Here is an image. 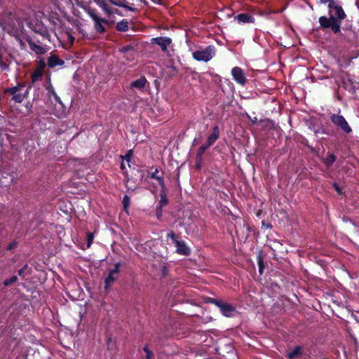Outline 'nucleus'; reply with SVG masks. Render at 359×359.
Wrapping results in <instances>:
<instances>
[{"label":"nucleus","instance_id":"nucleus-47","mask_svg":"<svg viewBox=\"0 0 359 359\" xmlns=\"http://www.w3.org/2000/svg\"><path fill=\"white\" fill-rule=\"evenodd\" d=\"M125 55H126L127 57H130V53H125V54H123V57H124Z\"/></svg>","mask_w":359,"mask_h":359},{"label":"nucleus","instance_id":"nucleus-43","mask_svg":"<svg viewBox=\"0 0 359 359\" xmlns=\"http://www.w3.org/2000/svg\"><path fill=\"white\" fill-rule=\"evenodd\" d=\"M248 117L249 118V119L251 121V122L253 124H255L257 122V117H254L253 118H252L249 115H248Z\"/></svg>","mask_w":359,"mask_h":359},{"label":"nucleus","instance_id":"nucleus-34","mask_svg":"<svg viewBox=\"0 0 359 359\" xmlns=\"http://www.w3.org/2000/svg\"><path fill=\"white\" fill-rule=\"evenodd\" d=\"M0 69L1 71H6L8 70V65L3 61L1 57H0Z\"/></svg>","mask_w":359,"mask_h":359},{"label":"nucleus","instance_id":"nucleus-21","mask_svg":"<svg viewBox=\"0 0 359 359\" xmlns=\"http://www.w3.org/2000/svg\"><path fill=\"white\" fill-rule=\"evenodd\" d=\"M158 169H156L154 172L151 173L150 177L151 179L156 180L158 182L161 189H165L163 177L162 176L158 175Z\"/></svg>","mask_w":359,"mask_h":359},{"label":"nucleus","instance_id":"nucleus-31","mask_svg":"<svg viewBox=\"0 0 359 359\" xmlns=\"http://www.w3.org/2000/svg\"><path fill=\"white\" fill-rule=\"evenodd\" d=\"M87 13L93 21L98 20V18H100V17L97 15L94 9L88 8L87 11Z\"/></svg>","mask_w":359,"mask_h":359},{"label":"nucleus","instance_id":"nucleus-18","mask_svg":"<svg viewBox=\"0 0 359 359\" xmlns=\"http://www.w3.org/2000/svg\"><path fill=\"white\" fill-rule=\"evenodd\" d=\"M45 65H42L41 67H39L36 69L34 71V72L32 74V82H36L41 79L43 72V67Z\"/></svg>","mask_w":359,"mask_h":359},{"label":"nucleus","instance_id":"nucleus-4","mask_svg":"<svg viewBox=\"0 0 359 359\" xmlns=\"http://www.w3.org/2000/svg\"><path fill=\"white\" fill-rule=\"evenodd\" d=\"M15 15L11 11H6L5 15H0V26L8 32L15 27Z\"/></svg>","mask_w":359,"mask_h":359},{"label":"nucleus","instance_id":"nucleus-32","mask_svg":"<svg viewBox=\"0 0 359 359\" xmlns=\"http://www.w3.org/2000/svg\"><path fill=\"white\" fill-rule=\"evenodd\" d=\"M94 236L91 233H88L86 236L87 248H89L93 242Z\"/></svg>","mask_w":359,"mask_h":359},{"label":"nucleus","instance_id":"nucleus-41","mask_svg":"<svg viewBox=\"0 0 359 359\" xmlns=\"http://www.w3.org/2000/svg\"><path fill=\"white\" fill-rule=\"evenodd\" d=\"M41 36L43 39L49 40L50 35L46 31L41 32Z\"/></svg>","mask_w":359,"mask_h":359},{"label":"nucleus","instance_id":"nucleus-39","mask_svg":"<svg viewBox=\"0 0 359 359\" xmlns=\"http://www.w3.org/2000/svg\"><path fill=\"white\" fill-rule=\"evenodd\" d=\"M132 156V151H129L128 154H126L123 157V159L126 160L127 162H129L130 160V158Z\"/></svg>","mask_w":359,"mask_h":359},{"label":"nucleus","instance_id":"nucleus-3","mask_svg":"<svg viewBox=\"0 0 359 359\" xmlns=\"http://www.w3.org/2000/svg\"><path fill=\"white\" fill-rule=\"evenodd\" d=\"M208 302L218 307L221 313L226 317L231 318L236 313V308L232 304L221 299L210 298Z\"/></svg>","mask_w":359,"mask_h":359},{"label":"nucleus","instance_id":"nucleus-28","mask_svg":"<svg viewBox=\"0 0 359 359\" xmlns=\"http://www.w3.org/2000/svg\"><path fill=\"white\" fill-rule=\"evenodd\" d=\"M18 280L17 276H13L12 277L4 280L3 282V285L4 287H8L14 283H15Z\"/></svg>","mask_w":359,"mask_h":359},{"label":"nucleus","instance_id":"nucleus-8","mask_svg":"<svg viewBox=\"0 0 359 359\" xmlns=\"http://www.w3.org/2000/svg\"><path fill=\"white\" fill-rule=\"evenodd\" d=\"M121 266L120 262L114 264V267L109 270L107 277L104 280V288L108 289L110 285L115 281L119 273V268Z\"/></svg>","mask_w":359,"mask_h":359},{"label":"nucleus","instance_id":"nucleus-11","mask_svg":"<svg viewBox=\"0 0 359 359\" xmlns=\"http://www.w3.org/2000/svg\"><path fill=\"white\" fill-rule=\"evenodd\" d=\"M177 250L176 252L182 255H189L190 254V249L186 245L185 242L183 241H176L175 244Z\"/></svg>","mask_w":359,"mask_h":359},{"label":"nucleus","instance_id":"nucleus-35","mask_svg":"<svg viewBox=\"0 0 359 359\" xmlns=\"http://www.w3.org/2000/svg\"><path fill=\"white\" fill-rule=\"evenodd\" d=\"M28 269V265L25 264L22 269L18 271V275L24 278L25 271Z\"/></svg>","mask_w":359,"mask_h":359},{"label":"nucleus","instance_id":"nucleus-1","mask_svg":"<svg viewBox=\"0 0 359 359\" xmlns=\"http://www.w3.org/2000/svg\"><path fill=\"white\" fill-rule=\"evenodd\" d=\"M4 93L11 96V100L16 103H21L29 94V88L24 83H18L16 86L4 90Z\"/></svg>","mask_w":359,"mask_h":359},{"label":"nucleus","instance_id":"nucleus-5","mask_svg":"<svg viewBox=\"0 0 359 359\" xmlns=\"http://www.w3.org/2000/svg\"><path fill=\"white\" fill-rule=\"evenodd\" d=\"M329 15L332 20H339L341 23V20L345 18L346 14L339 5L334 1H330L328 4Z\"/></svg>","mask_w":359,"mask_h":359},{"label":"nucleus","instance_id":"nucleus-9","mask_svg":"<svg viewBox=\"0 0 359 359\" xmlns=\"http://www.w3.org/2000/svg\"><path fill=\"white\" fill-rule=\"evenodd\" d=\"M231 75L233 80L238 84L244 86L247 79L243 70L238 67H235L231 69Z\"/></svg>","mask_w":359,"mask_h":359},{"label":"nucleus","instance_id":"nucleus-27","mask_svg":"<svg viewBox=\"0 0 359 359\" xmlns=\"http://www.w3.org/2000/svg\"><path fill=\"white\" fill-rule=\"evenodd\" d=\"M128 22L126 20H122L116 25V29L120 32H126L128 29Z\"/></svg>","mask_w":359,"mask_h":359},{"label":"nucleus","instance_id":"nucleus-33","mask_svg":"<svg viewBox=\"0 0 359 359\" xmlns=\"http://www.w3.org/2000/svg\"><path fill=\"white\" fill-rule=\"evenodd\" d=\"M143 351L146 353V359H152L153 358L154 354H153L152 351H151L149 349L147 346H145L143 348Z\"/></svg>","mask_w":359,"mask_h":359},{"label":"nucleus","instance_id":"nucleus-12","mask_svg":"<svg viewBox=\"0 0 359 359\" xmlns=\"http://www.w3.org/2000/svg\"><path fill=\"white\" fill-rule=\"evenodd\" d=\"M234 20H236L241 24L253 23L255 18L252 15L248 13H241L234 17Z\"/></svg>","mask_w":359,"mask_h":359},{"label":"nucleus","instance_id":"nucleus-20","mask_svg":"<svg viewBox=\"0 0 359 359\" xmlns=\"http://www.w3.org/2000/svg\"><path fill=\"white\" fill-rule=\"evenodd\" d=\"M108 1L115 6L126 8L128 11H134L135 10V8L128 6L126 4V0H108Z\"/></svg>","mask_w":359,"mask_h":359},{"label":"nucleus","instance_id":"nucleus-45","mask_svg":"<svg viewBox=\"0 0 359 359\" xmlns=\"http://www.w3.org/2000/svg\"><path fill=\"white\" fill-rule=\"evenodd\" d=\"M125 168H126V166H125L124 163H121V169L122 170H125Z\"/></svg>","mask_w":359,"mask_h":359},{"label":"nucleus","instance_id":"nucleus-10","mask_svg":"<svg viewBox=\"0 0 359 359\" xmlns=\"http://www.w3.org/2000/svg\"><path fill=\"white\" fill-rule=\"evenodd\" d=\"M171 42V39L165 36H159L151 39V43L158 45L163 51L167 50V48L170 46Z\"/></svg>","mask_w":359,"mask_h":359},{"label":"nucleus","instance_id":"nucleus-46","mask_svg":"<svg viewBox=\"0 0 359 359\" xmlns=\"http://www.w3.org/2000/svg\"><path fill=\"white\" fill-rule=\"evenodd\" d=\"M154 3L158 4L161 0H151Z\"/></svg>","mask_w":359,"mask_h":359},{"label":"nucleus","instance_id":"nucleus-25","mask_svg":"<svg viewBox=\"0 0 359 359\" xmlns=\"http://www.w3.org/2000/svg\"><path fill=\"white\" fill-rule=\"evenodd\" d=\"M46 90L48 91V95L50 97H53L55 101L58 102L59 103H61V100L59 96L57 95L53 86L50 83L48 85V86L46 87Z\"/></svg>","mask_w":359,"mask_h":359},{"label":"nucleus","instance_id":"nucleus-42","mask_svg":"<svg viewBox=\"0 0 359 359\" xmlns=\"http://www.w3.org/2000/svg\"><path fill=\"white\" fill-rule=\"evenodd\" d=\"M263 269H264L263 263L262 262H259V271L260 273H262Z\"/></svg>","mask_w":359,"mask_h":359},{"label":"nucleus","instance_id":"nucleus-15","mask_svg":"<svg viewBox=\"0 0 359 359\" xmlns=\"http://www.w3.org/2000/svg\"><path fill=\"white\" fill-rule=\"evenodd\" d=\"M121 52L123 53V54H125V53H130V57H127L126 55L124 56V57L128 60V61H133L135 60V50H134V48L131 46H123L121 49Z\"/></svg>","mask_w":359,"mask_h":359},{"label":"nucleus","instance_id":"nucleus-38","mask_svg":"<svg viewBox=\"0 0 359 359\" xmlns=\"http://www.w3.org/2000/svg\"><path fill=\"white\" fill-rule=\"evenodd\" d=\"M333 187H334V188L335 191H336L338 194H342V190H341V187H339V185L337 183H336V182H335V183H334V184H333Z\"/></svg>","mask_w":359,"mask_h":359},{"label":"nucleus","instance_id":"nucleus-13","mask_svg":"<svg viewBox=\"0 0 359 359\" xmlns=\"http://www.w3.org/2000/svg\"><path fill=\"white\" fill-rule=\"evenodd\" d=\"M64 63V61L55 55H51L47 60V65L50 68L62 66Z\"/></svg>","mask_w":359,"mask_h":359},{"label":"nucleus","instance_id":"nucleus-6","mask_svg":"<svg viewBox=\"0 0 359 359\" xmlns=\"http://www.w3.org/2000/svg\"><path fill=\"white\" fill-rule=\"evenodd\" d=\"M332 123L343 132L349 134L352 132V129L348 125L345 118L339 114H332L330 117Z\"/></svg>","mask_w":359,"mask_h":359},{"label":"nucleus","instance_id":"nucleus-36","mask_svg":"<svg viewBox=\"0 0 359 359\" xmlns=\"http://www.w3.org/2000/svg\"><path fill=\"white\" fill-rule=\"evenodd\" d=\"M162 210L163 208L156 207V217L158 220H161L162 218Z\"/></svg>","mask_w":359,"mask_h":359},{"label":"nucleus","instance_id":"nucleus-48","mask_svg":"<svg viewBox=\"0 0 359 359\" xmlns=\"http://www.w3.org/2000/svg\"><path fill=\"white\" fill-rule=\"evenodd\" d=\"M140 1H142V2H144V0H140Z\"/></svg>","mask_w":359,"mask_h":359},{"label":"nucleus","instance_id":"nucleus-29","mask_svg":"<svg viewBox=\"0 0 359 359\" xmlns=\"http://www.w3.org/2000/svg\"><path fill=\"white\" fill-rule=\"evenodd\" d=\"M210 147V146L207 143H205L203 145H201L198 149L197 156L201 157Z\"/></svg>","mask_w":359,"mask_h":359},{"label":"nucleus","instance_id":"nucleus-2","mask_svg":"<svg viewBox=\"0 0 359 359\" xmlns=\"http://www.w3.org/2000/svg\"><path fill=\"white\" fill-rule=\"evenodd\" d=\"M215 47L212 45H210L205 48L193 52L192 56L193 58L197 61L208 62L215 57Z\"/></svg>","mask_w":359,"mask_h":359},{"label":"nucleus","instance_id":"nucleus-16","mask_svg":"<svg viewBox=\"0 0 359 359\" xmlns=\"http://www.w3.org/2000/svg\"><path fill=\"white\" fill-rule=\"evenodd\" d=\"M219 130L217 126H215L213 128L212 133L210 134L207 139L206 143L210 146L212 145L215 141L219 138Z\"/></svg>","mask_w":359,"mask_h":359},{"label":"nucleus","instance_id":"nucleus-22","mask_svg":"<svg viewBox=\"0 0 359 359\" xmlns=\"http://www.w3.org/2000/svg\"><path fill=\"white\" fill-rule=\"evenodd\" d=\"M95 24V29L98 33H103L105 32V28L102 25V22H107V20L103 18H98V20L93 21Z\"/></svg>","mask_w":359,"mask_h":359},{"label":"nucleus","instance_id":"nucleus-19","mask_svg":"<svg viewBox=\"0 0 359 359\" xmlns=\"http://www.w3.org/2000/svg\"><path fill=\"white\" fill-rule=\"evenodd\" d=\"M146 83H147L146 78L144 76H142L140 79L133 81L130 84V87L138 88V89H142L144 88Z\"/></svg>","mask_w":359,"mask_h":359},{"label":"nucleus","instance_id":"nucleus-37","mask_svg":"<svg viewBox=\"0 0 359 359\" xmlns=\"http://www.w3.org/2000/svg\"><path fill=\"white\" fill-rule=\"evenodd\" d=\"M18 245V243L16 241H13L11 243H9L8 245H7V248L6 249L8 250H13L14 248H16V246Z\"/></svg>","mask_w":359,"mask_h":359},{"label":"nucleus","instance_id":"nucleus-26","mask_svg":"<svg viewBox=\"0 0 359 359\" xmlns=\"http://www.w3.org/2000/svg\"><path fill=\"white\" fill-rule=\"evenodd\" d=\"M336 160L337 156L334 154H328L327 157L323 159V162L327 168H329L334 163Z\"/></svg>","mask_w":359,"mask_h":359},{"label":"nucleus","instance_id":"nucleus-24","mask_svg":"<svg viewBox=\"0 0 359 359\" xmlns=\"http://www.w3.org/2000/svg\"><path fill=\"white\" fill-rule=\"evenodd\" d=\"M160 198H161V199H160L156 207H160V208H163L168 203V198H167V196L165 194V189H161V191L160 192Z\"/></svg>","mask_w":359,"mask_h":359},{"label":"nucleus","instance_id":"nucleus-23","mask_svg":"<svg viewBox=\"0 0 359 359\" xmlns=\"http://www.w3.org/2000/svg\"><path fill=\"white\" fill-rule=\"evenodd\" d=\"M302 353V348L300 346H297L290 352L287 353V357L290 359H293L296 357L300 356Z\"/></svg>","mask_w":359,"mask_h":359},{"label":"nucleus","instance_id":"nucleus-40","mask_svg":"<svg viewBox=\"0 0 359 359\" xmlns=\"http://www.w3.org/2000/svg\"><path fill=\"white\" fill-rule=\"evenodd\" d=\"M168 237L170 238L173 242L174 244H175V241H178L176 238L175 234L173 232H170L168 234Z\"/></svg>","mask_w":359,"mask_h":359},{"label":"nucleus","instance_id":"nucleus-17","mask_svg":"<svg viewBox=\"0 0 359 359\" xmlns=\"http://www.w3.org/2000/svg\"><path fill=\"white\" fill-rule=\"evenodd\" d=\"M94 1L103 10L105 14L110 15L114 13L111 8L107 5L106 0H94Z\"/></svg>","mask_w":359,"mask_h":359},{"label":"nucleus","instance_id":"nucleus-44","mask_svg":"<svg viewBox=\"0 0 359 359\" xmlns=\"http://www.w3.org/2000/svg\"><path fill=\"white\" fill-rule=\"evenodd\" d=\"M330 1H332L331 0H320V3H322V4H325L327 2L330 3Z\"/></svg>","mask_w":359,"mask_h":359},{"label":"nucleus","instance_id":"nucleus-7","mask_svg":"<svg viewBox=\"0 0 359 359\" xmlns=\"http://www.w3.org/2000/svg\"><path fill=\"white\" fill-rule=\"evenodd\" d=\"M318 21L321 28H330L335 34L341 32V22L339 20H332L330 17L321 16Z\"/></svg>","mask_w":359,"mask_h":359},{"label":"nucleus","instance_id":"nucleus-30","mask_svg":"<svg viewBox=\"0 0 359 359\" xmlns=\"http://www.w3.org/2000/svg\"><path fill=\"white\" fill-rule=\"evenodd\" d=\"M130 197L127 195H125L122 200V203L123 205V209L125 211L128 212V208L130 205Z\"/></svg>","mask_w":359,"mask_h":359},{"label":"nucleus","instance_id":"nucleus-14","mask_svg":"<svg viewBox=\"0 0 359 359\" xmlns=\"http://www.w3.org/2000/svg\"><path fill=\"white\" fill-rule=\"evenodd\" d=\"M28 43L30 49L38 55L44 54L47 50L46 46L39 45L33 41H29Z\"/></svg>","mask_w":359,"mask_h":359}]
</instances>
